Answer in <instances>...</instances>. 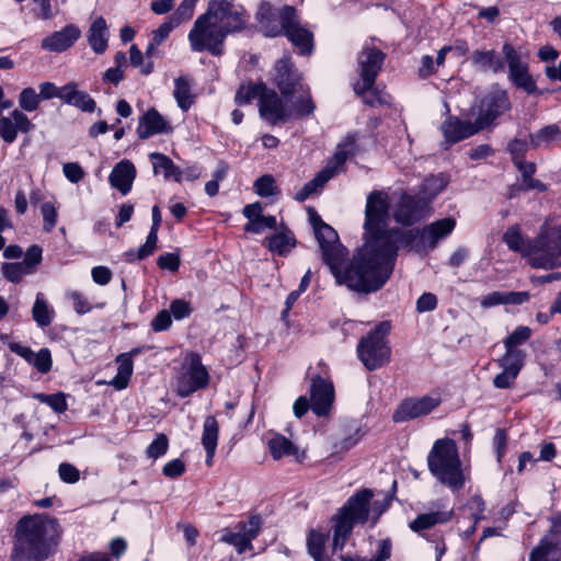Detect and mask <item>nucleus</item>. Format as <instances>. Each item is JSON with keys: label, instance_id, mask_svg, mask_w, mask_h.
Listing matches in <instances>:
<instances>
[{"label": "nucleus", "instance_id": "obj_1", "mask_svg": "<svg viewBox=\"0 0 561 561\" xmlns=\"http://www.w3.org/2000/svg\"><path fill=\"white\" fill-rule=\"evenodd\" d=\"M389 198L382 191L371 192L366 199L365 242L351 265L344 266L346 249L340 243L336 231L314 213L310 222L336 283L350 289L370 293L381 288L390 277L397 256L400 231L388 229Z\"/></svg>", "mask_w": 561, "mask_h": 561}, {"label": "nucleus", "instance_id": "obj_2", "mask_svg": "<svg viewBox=\"0 0 561 561\" xmlns=\"http://www.w3.org/2000/svg\"><path fill=\"white\" fill-rule=\"evenodd\" d=\"M249 21L244 8L231 0H210L207 11L199 15L188 32L193 53L208 51L221 56L228 34L241 31Z\"/></svg>", "mask_w": 561, "mask_h": 561}, {"label": "nucleus", "instance_id": "obj_3", "mask_svg": "<svg viewBox=\"0 0 561 561\" xmlns=\"http://www.w3.org/2000/svg\"><path fill=\"white\" fill-rule=\"evenodd\" d=\"M61 528L57 519L44 514L22 518L16 528L12 551L14 561H44L59 545Z\"/></svg>", "mask_w": 561, "mask_h": 561}, {"label": "nucleus", "instance_id": "obj_4", "mask_svg": "<svg viewBox=\"0 0 561 561\" xmlns=\"http://www.w3.org/2000/svg\"><path fill=\"white\" fill-rule=\"evenodd\" d=\"M503 240L506 245L519 253L536 268H556L561 266V221L546 220L536 238L526 241L518 227H510Z\"/></svg>", "mask_w": 561, "mask_h": 561}, {"label": "nucleus", "instance_id": "obj_5", "mask_svg": "<svg viewBox=\"0 0 561 561\" xmlns=\"http://www.w3.org/2000/svg\"><path fill=\"white\" fill-rule=\"evenodd\" d=\"M371 490L365 489L348 499L334 518L333 550L342 551L355 524L370 523L374 526L388 508L389 500H374Z\"/></svg>", "mask_w": 561, "mask_h": 561}, {"label": "nucleus", "instance_id": "obj_6", "mask_svg": "<svg viewBox=\"0 0 561 561\" xmlns=\"http://www.w3.org/2000/svg\"><path fill=\"white\" fill-rule=\"evenodd\" d=\"M426 460L431 474L451 491L462 489L470 477L469 466L461 461L458 447L450 438L435 440Z\"/></svg>", "mask_w": 561, "mask_h": 561}, {"label": "nucleus", "instance_id": "obj_7", "mask_svg": "<svg viewBox=\"0 0 561 561\" xmlns=\"http://www.w3.org/2000/svg\"><path fill=\"white\" fill-rule=\"evenodd\" d=\"M382 61L383 54L375 47H364L358 55L359 80L354 84V91L370 106L389 102V95L374 87Z\"/></svg>", "mask_w": 561, "mask_h": 561}, {"label": "nucleus", "instance_id": "obj_8", "mask_svg": "<svg viewBox=\"0 0 561 561\" xmlns=\"http://www.w3.org/2000/svg\"><path fill=\"white\" fill-rule=\"evenodd\" d=\"M390 331L388 322L379 323L357 346L358 357L368 370H375L390 360L391 350L386 340Z\"/></svg>", "mask_w": 561, "mask_h": 561}, {"label": "nucleus", "instance_id": "obj_9", "mask_svg": "<svg viewBox=\"0 0 561 561\" xmlns=\"http://www.w3.org/2000/svg\"><path fill=\"white\" fill-rule=\"evenodd\" d=\"M356 140V135L347 136L325 168L296 193V199L304 202L331 180L341 170L346 159L355 153Z\"/></svg>", "mask_w": 561, "mask_h": 561}, {"label": "nucleus", "instance_id": "obj_10", "mask_svg": "<svg viewBox=\"0 0 561 561\" xmlns=\"http://www.w3.org/2000/svg\"><path fill=\"white\" fill-rule=\"evenodd\" d=\"M356 140V135L347 136L325 168L296 193V199L304 202L331 180L341 170L346 159L355 153Z\"/></svg>", "mask_w": 561, "mask_h": 561}, {"label": "nucleus", "instance_id": "obj_11", "mask_svg": "<svg viewBox=\"0 0 561 561\" xmlns=\"http://www.w3.org/2000/svg\"><path fill=\"white\" fill-rule=\"evenodd\" d=\"M447 183L448 181L443 174L427 178L416 194L419 196V204L414 206L411 213H404V207L411 206V201L405 197L397 211L396 221L410 226L419 220L424 215L428 204L445 190Z\"/></svg>", "mask_w": 561, "mask_h": 561}, {"label": "nucleus", "instance_id": "obj_12", "mask_svg": "<svg viewBox=\"0 0 561 561\" xmlns=\"http://www.w3.org/2000/svg\"><path fill=\"white\" fill-rule=\"evenodd\" d=\"M208 382L209 374L202 364L199 355L187 353L176 375V393L182 398L188 397L195 391L207 387Z\"/></svg>", "mask_w": 561, "mask_h": 561}, {"label": "nucleus", "instance_id": "obj_13", "mask_svg": "<svg viewBox=\"0 0 561 561\" xmlns=\"http://www.w3.org/2000/svg\"><path fill=\"white\" fill-rule=\"evenodd\" d=\"M508 67L510 80L519 89L531 94L536 91V82L528 71L527 55L516 50L512 45L503 46Z\"/></svg>", "mask_w": 561, "mask_h": 561}, {"label": "nucleus", "instance_id": "obj_14", "mask_svg": "<svg viewBox=\"0 0 561 561\" xmlns=\"http://www.w3.org/2000/svg\"><path fill=\"white\" fill-rule=\"evenodd\" d=\"M278 19L282 33H285L301 54H309L312 49V34L299 24L296 10L293 7H284L278 11Z\"/></svg>", "mask_w": 561, "mask_h": 561}, {"label": "nucleus", "instance_id": "obj_15", "mask_svg": "<svg viewBox=\"0 0 561 561\" xmlns=\"http://www.w3.org/2000/svg\"><path fill=\"white\" fill-rule=\"evenodd\" d=\"M456 227V219L446 217L424 226L417 231L414 248L416 251L426 252L436 248L440 240L447 238Z\"/></svg>", "mask_w": 561, "mask_h": 561}, {"label": "nucleus", "instance_id": "obj_16", "mask_svg": "<svg viewBox=\"0 0 561 561\" xmlns=\"http://www.w3.org/2000/svg\"><path fill=\"white\" fill-rule=\"evenodd\" d=\"M442 402L438 393H431L421 398H410L404 400L393 413L394 422H405L434 411Z\"/></svg>", "mask_w": 561, "mask_h": 561}, {"label": "nucleus", "instance_id": "obj_17", "mask_svg": "<svg viewBox=\"0 0 561 561\" xmlns=\"http://www.w3.org/2000/svg\"><path fill=\"white\" fill-rule=\"evenodd\" d=\"M266 447L274 460L288 458L296 463H304L307 459V449L291 442L278 433H271L266 437Z\"/></svg>", "mask_w": 561, "mask_h": 561}, {"label": "nucleus", "instance_id": "obj_18", "mask_svg": "<svg viewBox=\"0 0 561 561\" xmlns=\"http://www.w3.org/2000/svg\"><path fill=\"white\" fill-rule=\"evenodd\" d=\"M274 83L284 98L304 92L301 75L293 67L290 58L278 60L274 67Z\"/></svg>", "mask_w": 561, "mask_h": 561}, {"label": "nucleus", "instance_id": "obj_19", "mask_svg": "<svg viewBox=\"0 0 561 561\" xmlns=\"http://www.w3.org/2000/svg\"><path fill=\"white\" fill-rule=\"evenodd\" d=\"M261 527L260 518L254 516L245 523L238 524L234 529H226L221 541L233 546L239 553L251 549V541L259 535Z\"/></svg>", "mask_w": 561, "mask_h": 561}, {"label": "nucleus", "instance_id": "obj_20", "mask_svg": "<svg viewBox=\"0 0 561 561\" xmlns=\"http://www.w3.org/2000/svg\"><path fill=\"white\" fill-rule=\"evenodd\" d=\"M510 106L511 104L506 91L497 89L484 96L480 103L478 113L473 112L472 115H476V119L479 124L485 121L486 128L497 116L508 111Z\"/></svg>", "mask_w": 561, "mask_h": 561}, {"label": "nucleus", "instance_id": "obj_21", "mask_svg": "<svg viewBox=\"0 0 561 561\" xmlns=\"http://www.w3.org/2000/svg\"><path fill=\"white\" fill-rule=\"evenodd\" d=\"M311 410L318 416L330 413L334 402V387L331 380L317 376L310 387Z\"/></svg>", "mask_w": 561, "mask_h": 561}, {"label": "nucleus", "instance_id": "obj_22", "mask_svg": "<svg viewBox=\"0 0 561 561\" xmlns=\"http://www.w3.org/2000/svg\"><path fill=\"white\" fill-rule=\"evenodd\" d=\"M484 128L485 121L479 124L476 118L461 121L456 116H449L440 126L445 142L448 145L466 139Z\"/></svg>", "mask_w": 561, "mask_h": 561}, {"label": "nucleus", "instance_id": "obj_23", "mask_svg": "<svg viewBox=\"0 0 561 561\" xmlns=\"http://www.w3.org/2000/svg\"><path fill=\"white\" fill-rule=\"evenodd\" d=\"M259 112L263 119L273 125L290 119L288 104L284 103L274 90L267 88L261 95Z\"/></svg>", "mask_w": 561, "mask_h": 561}, {"label": "nucleus", "instance_id": "obj_24", "mask_svg": "<svg viewBox=\"0 0 561 561\" xmlns=\"http://www.w3.org/2000/svg\"><path fill=\"white\" fill-rule=\"evenodd\" d=\"M81 37V30L75 24H67L44 37L41 42L42 49L50 53H62L75 45Z\"/></svg>", "mask_w": 561, "mask_h": 561}, {"label": "nucleus", "instance_id": "obj_25", "mask_svg": "<svg viewBox=\"0 0 561 561\" xmlns=\"http://www.w3.org/2000/svg\"><path fill=\"white\" fill-rule=\"evenodd\" d=\"M34 125L30 118L20 110H13L8 116L0 121V137L7 144L15 141L19 131L30 133Z\"/></svg>", "mask_w": 561, "mask_h": 561}, {"label": "nucleus", "instance_id": "obj_26", "mask_svg": "<svg viewBox=\"0 0 561 561\" xmlns=\"http://www.w3.org/2000/svg\"><path fill=\"white\" fill-rule=\"evenodd\" d=\"M171 131L172 127L169 122L154 108L149 110L139 118L137 133L141 139L149 138L156 134H169Z\"/></svg>", "mask_w": 561, "mask_h": 561}, {"label": "nucleus", "instance_id": "obj_27", "mask_svg": "<svg viewBox=\"0 0 561 561\" xmlns=\"http://www.w3.org/2000/svg\"><path fill=\"white\" fill-rule=\"evenodd\" d=\"M560 542L561 536L551 531L531 551L529 561H561Z\"/></svg>", "mask_w": 561, "mask_h": 561}, {"label": "nucleus", "instance_id": "obj_28", "mask_svg": "<svg viewBox=\"0 0 561 561\" xmlns=\"http://www.w3.org/2000/svg\"><path fill=\"white\" fill-rule=\"evenodd\" d=\"M136 176V169L129 160L119 161L112 170L108 181L111 185L123 195L130 192Z\"/></svg>", "mask_w": 561, "mask_h": 561}, {"label": "nucleus", "instance_id": "obj_29", "mask_svg": "<svg viewBox=\"0 0 561 561\" xmlns=\"http://www.w3.org/2000/svg\"><path fill=\"white\" fill-rule=\"evenodd\" d=\"M219 439V424L215 416L205 417L203 423V433L201 437L202 446L206 453V465L211 466L216 454Z\"/></svg>", "mask_w": 561, "mask_h": 561}, {"label": "nucleus", "instance_id": "obj_30", "mask_svg": "<svg viewBox=\"0 0 561 561\" xmlns=\"http://www.w3.org/2000/svg\"><path fill=\"white\" fill-rule=\"evenodd\" d=\"M88 43L95 54H103L107 49L110 31L104 18H95L87 33Z\"/></svg>", "mask_w": 561, "mask_h": 561}, {"label": "nucleus", "instance_id": "obj_31", "mask_svg": "<svg viewBox=\"0 0 561 561\" xmlns=\"http://www.w3.org/2000/svg\"><path fill=\"white\" fill-rule=\"evenodd\" d=\"M528 300L527 291H493L480 298V306L488 309L499 305H522Z\"/></svg>", "mask_w": 561, "mask_h": 561}, {"label": "nucleus", "instance_id": "obj_32", "mask_svg": "<svg viewBox=\"0 0 561 561\" xmlns=\"http://www.w3.org/2000/svg\"><path fill=\"white\" fill-rule=\"evenodd\" d=\"M451 518V511L440 510L428 513H423L413 519L409 527L412 531L422 534L423 531L435 527L436 525L445 524Z\"/></svg>", "mask_w": 561, "mask_h": 561}, {"label": "nucleus", "instance_id": "obj_33", "mask_svg": "<svg viewBox=\"0 0 561 561\" xmlns=\"http://www.w3.org/2000/svg\"><path fill=\"white\" fill-rule=\"evenodd\" d=\"M62 102L87 113H92L96 108L95 101L87 92L79 90L78 84L72 81L68 82Z\"/></svg>", "mask_w": 561, "mask_h": 561}, {"label": "nucleus", "instance_id": "obj_34", "mask_svg": "<svg viewBox=\"0 0 561 561\" xmlns=\"http://www.w3.org/2000/svg\"><path fill=\"white\" fill-rule=\"evenodd\" d=\"M264 243L270 251L278 255H286L296 247L293 233L283 224L279 226V231L267 237Z\"/></svg>", "mask_w": 561, "mask_h": 561}, {"label": "nucleus", "instance_id": "obj_35", "mask_svg": "<svg viewBox=\"0 0 561 561\" xmlns=\"http://www.w3.org/2000/svg\"><path fill=\"white\" fill-rule=\"evenodd\" d=\"M256 19L265 36L275 37L282 34L278 13H273V8L267 2H262L256 12Z\"/></svg>", "mask_w": 561, "mask_h": 561}, {"label": "nucleus", "instance_id": "obj_36", "mask_svg": "<svg viewBox=\"0 0 561 561\" xmlns=\"http://www.w3.org/2000/svg\"><path fill=\"white\" fill-rule=\"evenodd\" d=\"M32 317L37 327L46 328L51 324L55 318V310L45 299L44 294L36 295L34 305L32 307Z\"/></svg>", "mask_w": 561, "mask_h": 561}, {"label": "nucleus", "instance_id": "obj_37", "mask_svg": "<svg viewBox=\"0 0 561 561\" xmlns=\"http://www.w3.org/2000/svg\"><path fill=\"white\" fill-rule=\"evenodd\" d=\"M150 159L156 174L163 173L164 179H173L176 182H182L181 170L173 163V161L163 153L152 152Z\"/></svg>", "mask_w": 561, "mask_h": 561}, {"label": "nucleus", "instance_id": "obj_38", "mask_svg": "<svg viewBox=\"0 0 561 561\" xmlns=\"http://www.w3.org/2000/svg\"><path fill=\"white\" fill-rule=\"evenodd\" d=\"M173 96L178 106L186 112L194 103V95L192 93V80L187 77H179L174 80Z\"/></svg>", "mask_w": 561, "mask_h": 561}, {"label": "nucleus", "instance_id": "obj_39", "mask_svg": "<svg viewBox=\"0 0 561 561\" xmlns=\"http://www.w3.org/2000/svg\"><path fill=\"white\" fill-rule=\"evenodd\" d=\"M116 363L118 364L117 374L108 385L117 390H123L127 388L129 383L134 370V363L130 362L129 355H118Z\"/></svg>", "mask_w": 561, "mask_h": 561}, {"label": "nucleus", "instance_id": "obj_40", "mask_svg": "<svg viewBox=\"0 0 561 561\" xmlns=\"http://www.w3.org/2000/svg\"><path fill=\"white\" fill-rule=\"evenodd\" d=\"M314 108L316 106L309 92L304 90L301 95L288 105V113L290 114V119H296L311 115Z\"/></svg>", "mask_w": 561, "mask_h": 561}, {"label": "nucleus", "instance_id": "obj_41", "mask_svg": "<svg viewBox=\"0 0 561 561\" xmlns=\"http://www.w3.org/2000/svg\"><path fill=\"white\" fill-rule=\"evenodd\" d=\"M392 543L390 539H380L376 542V554L370 559L358 554L342 556L341 561H387L391 557Z\"/></svg>", "mask_w": 561, "mask_h": 561}, {"label": "nucleus", "instance_id": "obj_42", "mask_svg": "<svg viewBox=\"0 0 561 561\" xmlns=\"http://www.w3.org/2000/svg\"><path fill=\"white\" fill-rule=\"evenodd\" d=\"M472 62L482 70L496 72L502 69L501 60L492 50H477L472 54Z\"/></svg>", "mask_w": 561, "mask_h": 561}, {"label": "nucleus", "instance_id": "obj_43", "mask_svg": "<svg viewBox=\"0 0 561 561\" xmlns=\"http://www.w3.org/2000/svg\"><path fill=\"white\" fill-rule=\"evenodd\" d=\"M505 355L499 359V366L502 369H508L519 374L525 362V352L522 350L512 348H505Z\"/></svg>", "mask_w": 561, "mask_h": 561}, {"label": "nucleus", "instance_id": "obj_44", "mask_svg": "<svg viewBox=\"0 0 561 561\" xmlns=\"http://www.w3.org/2000/svg\"><path fill=\"white\" fill-rule=\"evenodd\" d=\"M41 102L39 93H37L34 88H24L19 94V106L22 112H34L38 110Z\"/></svg>", "mask_w": 561, "mask_h": 561}, {"label": "nucleus", "instance_id": "obj_45", "mask_svg": "<svg viewBox=\"0 0 561 561\" xmlns=\"http://www.w3.org/2000/svg\"><path fill=\"white\" fill-rule=\"evenodd\" d=\"M129 62L133 67L138 68L144 76H148L153 71V61L148 60L135 44L129 48Z\"/></svg>", "mask_w": 561, "mask_h": 561}, {"label": "nucleus", "instance_id": "obj_46", "mask_svg": "<svg viewBox=\"0 0 561 561\" xmlns=\"http://www.w3.org/2000/svg\"><path fill=\"white\" fill-rule=\"evenodd\" d=\"M265 85L260 84H248L241 85L236 94V102L239 105L248 104L254 99H259V103L261 102V95L263 90H265Z\"/></svg>", "mask_w": 561, "mask_h": 561}, {"label": "nucleus", "instance_id": "obj_47", "mask_svg": "<svg viewBox=\"0 0 561 561\" xmlns=\"http://www.w3.org/2000/svg\"><path fill=\"white\" fill-rule=\"evenodd\" d=\"M157 242L158 233L154 231H149L145 244L141 245L136 252L128 251L125 253V255L128 261L142 260L153 253L157 248Z\"/></svg>", "mask_w": 561, "mask_h": 561}, {"label": "nucleus", "instance_id": "obj_48", "mask_svg": "<svg viewBox=\"0 0 561 561\" xmlns=\"http://www.w3.org/2000/svg\"><path fill=\"white\" fill-rule=\"evenodd\" d=\"M327 541V535L318 530H311L308 534L307 546L309 553L316 561H321L323 548Z\"/></svg>", "mask_w": 561, "mask_h": 561}, {"label": "nucleus", "instance_id": "obj_49", "mask_svg": "<svg viewBox=\"0 0 561 561\" xmlns=\"http://www.w3.org/2000/svg\"><path fill=\"white\" fill-rule=\"evenodd\" d=\"M3 276L12 283H19L25 275L32 274L22 262L20 263H4L1 267Z\"/></svg>", "mask_w": 561, "mask_h": 561}, {"label": "nucleus", "instance_id": "obj_50", "mask_svg": "<svg viewBox=\"0 0 561 561\" xmlns=\"http://www.w3.org/2000/svg\"><path fill=\"white\" fill-rule=\"evenodd\" d=\"M277 220L274 216H262L253 222H247L244 226V230L251 233H263L266 229H277Z\"/></svg>", "mask_w": 561, "mask_h": 561}, {"label": "nucleus", "instance_id": "obj_51", "mask_svg": "<svg viewBox=\"0 0 561 561\" xmlns=\"http://www.w3.org/2000/svg\"><path fill=\"white\" fill-rule=\"evenodd\" d=\"M67 88L68 83L62 87H57L55 83L49 81L42 82L38 85L41 101L51 100L54 98L64 101V95L66 94Z\"/></svg>", "mask_w": 561, "mask_h": 561}, {"label": "nucleus", "instance_id": "obj_52", "mask_svg": "<svg viewBox=\"0 0 561 561\" xmlns=\"http://www.w3.org/2000/svg\"><path fill=\"white\" fill-rule=\"evenodd\" d=\"M253 188L254 192L261 197H268L277 193L275 179L268 174L255 180Z\"/></svg>", "mask_w": 561, "mask_h": 561}, {"label": "nucleus", "instance_id": "obj_53", "mask_svg": "<svg viewBox=\"0 0 561 561\" xmlns=\"http://www.w3.org/2000/svg\"><path fill=\"white\" fill-rule=\"evenodd\" d=\"M531 335L528 327H517L505 340V348L518 350L517 346L525 343Z\"/></svg>", "mask_w": 561, "mask_h": 561}, {"label": "nucleus", "instance_id": "obj_54", "mask_svg": "<svg viewBox=\"0 0 561 561\" xmlns=\"http://www.w3.org/2000/svg\"><path fill=\"white\" fill-rule=\"evenodd\" d=\"M169 439L164 434H158L151 444L147 447L146 454L150 459H158L167 454Z\"/></svg>", "mask_w": 561, "mask_h": 561}, {"label": "nucleus", "instance_id": "obj_55", "mask_svg": "<svg viewBox=\"0 0 561 561\" xmlns=\"http://www.w3.org/2000/svg\"><path fill=\"white\" fill-rule=\"evenodd\" d=\"M197 2L198 0H183L170 19L175 22V25L190 20Z\"/></svg>", "mask_w": 561, "mask_h": 561}, {"label": "nucleus", "instance_id": "obj_56", "mask_svg": "<svg viewBox=\"0 0 561 561\" xmlns=\"http://www.w3.org/2000/svg\"><path fill=\"white\" fill-rule=\"evenodd\" d=\"M197 2L198 0H183L170 19L175 22V25L190 20Z\"/></svg>", "mask_w": 561, "mask_h": 561}, {"label": "nucleus", "instance_id": "obj_57", "mask_svg": "<svg viewBox=\"0 0 561 561\" xmlns=\"http://www.w3.org/2000/svg\"><path fill=\"white\" fill-rule=\"evenodd\" d=\"M43 227L45 231H51L57 224V208L54 203L47 202L41 206Z\"/></svg>", "mask_w": 561, "mask_h": 561}, {"label": "nucleus", "instance_id": "obj_58", "mask_svg": "<svg viewBox=\"0 0 561 561\" xmlns=\"http://www.w3.org/2000/svg\"><path fill=\"white\" fill-rule=\"evenodd\" d=\"M53 365L51 355L48 348H41L36 352L32 366L38 371L46 374L50 370Z\"/></svg>", "mask_w": 561, "mask_h": 561}, {"label": "nucleus", "instance_id": "obj_59", "mask_svg": "<svg viewBox=\"0 0 561 561\" xmlns=\"http://www.w3.org/2000/svg\"><path fill=\"white\" fill-rule=\"evenodd\" d=\"M559 128L554 125L547 126L531 136V144L534 146H541L558 138Z\"/></svg>", "mask_w": 561, "mask_h": 561}, {"label": "nucleus", "instance_id": "obj_60", "mask_svg": "<svg viewBox=\"0 0 561 561\" xmlns=\"http://www.w3.org/2000/svg\"><path fill=\"white\" fill-rule=\"evenodd\" d=\"M67 298L71 300L73 309L79 314L88 313L92 310L91 304L88 299L79 291H70L67 294Z\"/></svg>", "mask_w": 561, "mask_h": 561}, {"label": "nucleus", "instance_id": "obj_61", "mask_svg": "<svg viewBox=\"0 0 561 561\" xmlns=\"http://www.w3.org/2000/svg\"><path fill=\"white\" fill-rule=\"evenodd\" d=\"M180 255L179 253H163L161 254L158 260H157V264L160 268L162 270H168L172 273H175L178 272L179 267H180Z\"/></svg>", "mask_w": 561, "mask_h": 561}, {"label": "nucleus", "instance_id": "obj_62", "mask_svg": "<svg viewBox=\"0 0 561 561\" xmlns=\"http://www.w3.org/2000/svg\"><path fill=\"white\" fill-rule=\"evenodd\" d=\"M43 251L38 245H32L27 249L23 264L30 268L31 273H34L36 266L42 262Z\"/></svg>", "mask_w": 561, "mask_h": 561}, {"label": "nucleus", "instance_id": "obj_63", "mask_svg": "<svg viewBox=\"0 0 561 561\" xmlns=\"http://www.w3.org/2000/svg\"><path fill=\"white\" fill-rule=\"evenodd\" d=\"M176 26L175 22L170 19L152 32L150 41L153 42V45L160 46L169 37L171 31Z\"/></svg>", "mask_w": 561, "mask_h": 561}, {"label": "nucleus", "instance_id": "obj_64", "mask_svg": "<svg viewBox=\"0 0 561 561\" xmlns=\"http://www.w3.org/2000/svg\"><path fill=\"white\" fill-rule=\"evenodd\" d=\"M169 312L172 313L175 320H182L191 314L192 308L187 301L175 299L171 302Z\"/></svg>", "mask_w": 561, "mask_h": 561}]
</instances>
